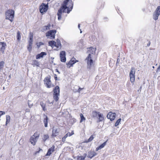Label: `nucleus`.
<instances>
[{"label": "nucleus", "instance_id": "f257e3e1", "mask_svg": "<svg viewBox=\"0 0 160 160\" xmlns=\"http://www.w3.org/2000/svg\"><path fill=\"white\" fill-rule=\"evenodd\" d=\"M73 6V3L72 0H64L58 11L57 15L58 19H61L62 12L69 13L72 11Z\"/></svg>", "mask_w": 160, "mask_h": 160}, {"label": "nucleus", "instance_id": "f03ea898", "mask_svg": "<svg viewBox=\"0 0 160 160\" xmlns=\"http://www.w3.org/2000/svg\"><path fill=\"white\" fill-rule=\"evenodd\" d=\"M88 52L91 53L88 55L85 60L87 61V68L90 69L92 67L94 66V62L96 60V58L95 59L93 60V55H95L96 48L90 47L88 48Z\"/></svg>", "mask_w": 160, "mask_h": 160}, {"label": "nucleus", "instance_id": "7ed1b4c3", "mask_svg": "<svg viewBox=\"0 0 160 160\" xmlns=\"http://www.w3.org/2000/svg\"><path fill=\"white\" fill-rule=\"evenodd\" d=\"M92 117L94 118H97L99 122L103 121L104 119L103 114L95 110L92 112Z\"/></svg>", "mask_w": 160, "mask_h": 160}, {"label": "nucleus", "instance_id": "20e7f679", "mask_svg": "<svg viewBox=\"0 0 160 160\" xmlns=\"http://www.w3.org/2000/svg\"><path fill=\"white\" fill-rule=\"evenodd\" d=\"M5 18L9 20L11 22L13 20L14 16V11L12 9H8L5 12Z\"/></svg>", "mask_w": 160, "mask_h": 160}, {"label": "nucleus", "instance_id": "39448f33", "mask_svg": "<svg viewBox=\"0 0 160 160\" xmlns=\"http://www.w3.org/2000/svg\"><path fill=\"white\" fill-rule=\"evenodd\" d=\"M39 136L40 133L38 132H36L32 136L30 137L29 141L32 145L34 146L35 145Z\"/></svg>", "mask_w": 160, "mask_h": 160}, {"label": "nucleus", "instance_id": "423d86ee", "mask_svg": "<svg viewBox=\"0 0 160 160\" xmlns=\"http://www.w3.org/2000/svg\"><path fill=\"white\" fill-rule=\"evenodd\" d=\"M44 84L48 88H50L54 86L53 84H52L51 80V76L48 75L43 80Z\"/></svg>", "mask_w": 160, "mask_h": 160}, {"label": "nucleus", "instance_id": "0eeeda50", "mask_svg": "<svg viewBox=\"0 0 160 160\" xmlns=\"http://www.w3.org/2000/svg\"><path fill=\"white\" fill-rule=\"evenodd\" d=\"M53 98L56 102L58 101L59 96L60 89L58 86H56L53 89Z\"/></svg>", "mask_w": 160, "mask_h": 160}, {"label": "nucleus", "instance_id": "6e6552de", "mask_svg": "<svg viewBox=\"0 0 160 160\" xmlns=\"http://www.w3.org/2000/svg\"><path fill=\"white\" fill-rule=\"evenodd\" d=\"M135 70L134 68L132 67L129 73V77L130 81L132 83H133L135 81Z\"/></svg>", "mask_w": 160, "mask_h": 160}, {"label": "nucleus", "instance_id": "1a4fd4ad", "mask_svg": "<svg viewBox=\"0 0 160 160\" xmlns=\"http://www.w3.org/2000/svg\"><path fill=\"white\" fill-rule=\"evenodd\" d=\"M60 131V129L58 127L55 128L53 127L52 129L51 136L52 137H56L59 135Z\"/></svg>", "mask_w": 160, "mask_h": 160}, {"label": "nucleus", "instance_id": "9d476101", "mask_svg": "<svg viewBox=\"0 0 160 160\" xmlns=\"http://www.w3.org/2000/svg\"><path fill=\"white\" fill-rule=\"evenodd\" d=\"M48 8V3L47 4H45L44 3H42L39 7L40 12L41 13L43 14L47 11Z\"/></svg>", "mask_w": 160, "mask_h": 160}, {"label": "nucleus", "instance_id": "9b49d317", "mask_svg": "<svg viewBox=\"0 0 160 160\" xmlns=\"http://www.w3.org/2000/svg\"><path fill=\"white\" fill-rule=\"evenodd\" d=\"M160 14V6H158L153 15V18L156 20L158 19V17Z\"/></svg>", "mask_w": 160, "mask_h": 160}, {"label": "nucleus", "instance_id": "f8f14e48", "mask_svg": "<svg viewBox=\"0 0 160 160\" xmlns=\"http://www.w3.org/2000/svg\"><path fill=\"white\" fill-rule=\"evenodd\" d=\"M78 61L74 57H72L69 62L67 63V67L68 68L73 66V65Z\"/></svg>", "mask_w": 160, "mask_h": 160}, {"label": "nucleus", "instance_id": "ddd939ff", "mask_svg": "<svg viewBox=\"0 0 160 160\" xmlns=\"http://www.w3.org/2000/svg\"><path fill=\"white\" fill-rule=\"evenodd\" d=\"M56 32V30L55 29L49 30L46 33V36L47 37L50 36L51 37L54 38Z\"/></svg>", "mask_w": 160, "mask_h": 160}, {"label": "nucleus", "instance_id": "4468645a", "mask_svg": "<svg viewBox=\"0 0 160 160\" xmlns=\"http://www.w3.org/2000/svg\"><path fill=\"white\" fill-rule=\"evenodd\" d=\"M116 116V113H113L111 112H109L107 115L108 118L110 119V121H111L115 119Z\"/></svg>", "mask_w": 160, "mask_h": 160}, {"label": "nucleus", "instance_id": "2eb2a0df", "mask_svg": "<svg viewBox=\"0 0 160 160\" xmlns=\"http://www.w3.org/2000/svg\"><path fill=\"white\" fill-rule=\"evenodd\" d=\"M60 60L62 62L66 61V52L65 51H62L60 54Z\"/></svg>", "mask_w": 160, "mask_h": 160}, {"label": "nucleus", "instance_id": "dca6fc26", "mask_svg": "<svg viewBox=\"0 0 160 160\" xmlns=\"http://www.w3.org/2000/svg\"><path fill=\"white\" fill-rule=\"evenodd\" d=\"M55 146L53 145L51 147L48 149L45 156H50L55 151Z\"/></svg>", "mask_w": 160, "mask_h": 160}, {"label": "nucleus", "instance_id": "f3484780", "mask_svg": "<svg viewBox=\"0 0 160 160\" xmlns=\"http://www.w3.org/2000/svg\"><path fill=\"white\" fill-rule=\"evenodd\" d=\"M0 45L2 46L0 48V51L2 52V53H3L7 46L6 43L4 42H0Z\"/></svg>", "mask_w": 160, "mask_h": 160}, {"label": "nucleus", "instance_id": "a211bd4d", "mask_svg": "<svg viewBox=\"0 0 160 160\" xmlns=\"http://www.w3.org/2000/svg\"><path fill=\"white\" fill-rule=\"evenodd\" d=\"M97 155V153L94 151H90L88 152V157L92 158Z\"/></svg>", "mask_w": 160, "mask_h": 160}, {"label": "nucleus", "instance_id": "6ab92c4d", "mask_svg": "<svg viewBox=\"0 0 160 160\" xmlns=\"http://www.w3.org/2000/svg\"><path fill=\"white\" fill-rule=\"evenodd\" d=\"M47 53L45 52H42L39 54H38L36 55V58L37 59H39L42 58L44 56L46 55Z\"/></svg>", "mask_w": 160, "mask_h": 160}, {"label": "nucleus", "instance_id": "aec40b11", "mask_svg": "<svg viewBox=\"0 0 160 160\" xmlns=\"http://www.w3.org/2000/svg\"><path fill=\"white\" fill-rule=\"evenodd\" d=\"M107 140L106 141L104 142L103 143H102V144H101V145L99 146L98 147H97L96 149V151H98L99 150L101 149L102 148H103L104 147V146L106 145V142Z\"/></svg>", "mask_w": 160, "mask_h": 160}, {"label": "nucleus", "instance_id": "412c9836", "mask_svg": "<svg viewBox=\"0 0 160 160\" xmlns=\"http://www.w3.org/2000/svg\"><path fill=\"white\" fill-rule=\"evenodd\" d=\"M87 156V154L85 153L83 156H78L77 157V160H84Z\"/></svg>", "mask_w": 160, "mask_h": 160}, {"label": "nucleus", "instance_id": "4be33fe9", "mask_svg": "<svg viewBox=\"0 0 160 160\" xmlns=\"http://www.w3.org/2000/svg\"><path fill=\"white\" fill-rule=\"evenodd\" d=\"M28 44L27 46V49L29 52H31L32 48V42H28Z\"/></svg>", "mask_w": 160, "mask_h": 160}, {"label": "nucleus", "instance_id": "5701e85b", "mask_svg": "<svg viewBox=\"0 0 160 160\" xmlns=\"http://www.w3.org/2000/svg\"><path fill=\"white\" fill-rule=\"evenodd\" d=\"M51 27V25L50 24H48L47 26H44L42 27V31L43 32H44L45 31H46L48 30H49L50 29V28Z\"/></svg>", "mask_w": 160, "mask_h": 160}, {"label": "nucleus", "instance_id": "b1692460", "mask_svg": "<svg viewBox=\"0 0 160 160\" xmlns=\"http://www.w3.org/2000/svg\"><path fill=\"white\" fill-rule=\"evenodd\" d=\"M49 138V136L48 134H44L43 135L42 137V141L45 142Z\"/></svg>", "mask_w": 160, "mask_h": 160}, {"label": "nucleus", "instance_id": "393cba45", "mask_svg": "<svg viewBox=\"0 0 160 160\" xmlns=\"http://www.w3.org/2000/svg\"><path fill=\"white\" fill-rule=\"evenodd\" d=\"M45 118H44L43 120V122L44 124V126L45 127H48V118L47 116L46 115H45Z\"/></svg>", "mask_w": 160, "mask_h": 160}, {"label": "nucleus", "instance_id": "a878e982", "mask_svg": "<svg viewBox=\"0 0 160 160\" xmlns=\"http://www.w3.org/2000/svg\"><path fill=\"white\" fill-rule=\"evenodd\" d=\"M29 39L28 40V42H33V34L32 32H30L29 33Z\"/></svg>", "mask_w": 160, "mask_h": 160}, {"label": "nucleus", "instance_id": "bb28decb", "mask_svg": "<svg viewBox=\"0 0 160 160\" xmlns=\"http://www.w3.org/2000/svg\"><path fill=\"white\" fill-rule=\"evenodd\" d=\"M10 117L9 115H7L6 116V125H7V124L9 123L10 121Z\"/></svg>", "mask_w": 160, "mask_h": 160}, {"label": "nucleus", "instance_id": "cd10ccee", "mask_svg": "<svg viewBox=\"0 0 160 160\" xmlns=\"http://www.w3.org/2000/svg\"><path fill=\"white\" fill-rule=\"evenodd\" d=\"M55 47L58 48H60L61 47V44L60 42H55Z\"/></svg>", "mask_w": 160, "mask_h": 160}, {"label": "nucleus", "instance_id": "c85d7f7f", "mask_svg": "<svg viewBox=\"0 0 160 160\" xmlns=\"http://www.w3.org/2000/svg\"><path fill=\"white\" fill-rule=\"evenodd\" d=\"M74 134V133L73 131H72L71 133L68 132L64 136V138H67L68 136H70Z\"/></svg>", "mask_w": 160, "mask_h": 160}, {"label": "nucleus", "instance_id": "c756f323", "mask_svg": "<svg viewBox=\"0 0 160 160\" xmlns=\"http://www.w3.org/2000/svg\"><path fill=\"white\" fill-rule=\"evenodd\" d=\"M80 116L81 118V119L80 120V122H81L85 120V118L83 116V114L82 113H80Z\"/></svg>", "mask_w": 160, "mask_h": 160}, {"label": "nucleus", "instance_id": "7c9ffc66", "mask_svg": "<svg viewBox=\"0 0 160 160\" xmlns=\"http://www.w3.org/2000/svg\"><path fill=\"white\" fill-rule=\"evenodd\" d=\"M40 105L41 106V107L43 109V110L44 111H46L47 110V109L45 108V104H44L42 102H41Z\"/></svg>", "mask_w": 160, "mask_h": 160}, {"label": "nucleus", "instance_id": "2f4dec72", "mask_svg": "<svg viewBox=\"0 0 160 160\" xmlns=\"http://www.w3.org/2000/svg\"><path fill=\"white\" fill-rule=\"evenodd\" d=\"M48 44L51 47H54L55 46V42L54 41H50L49 42Z\"/></svg>", "mask_w": 160, "mask_h": 160}, {"label": "nucleus", "instance_id": "473e14b6", "mask_svg": "<svg viewBox=\"0 0 160 160\" xmlns=\"http://www.w3.org/2000/svg\"><path fill=\"white\" fill-rule=\"evenodd\" d=\"M94 138V135H92L86 141V142H88L92 141L93 138Z\"/></svg>", "mask_w": 160, "mask_h": 160}, {"label": "nucleus", "instance_id": "72a5a7b5", "mask_svg": "<svg viewBox=\"0 0 160 160\" xmlns=\"http://www.w3.org/2000/svg\"><path fill=\"white\" fill-rule=\"evenodd\" d=\"M17 40L19 41L21 38V36L20 35V32L19 31H18L17 33Z\"/></svg>", "mask_w": 160, "mask_h": 160}, {"label": "nucleus", "instance_id": "f704fd0d", "mask_svg": "<svg viewBox=\"0 0 160 160\" xmlns=\"http://www.w3.org/2000/svg\"><path fill=\"white\" fill-rule=\"evenodd\" d=\"M4 62L3 61L0 62V70L2 69L4 67Z\"/></svg>", "mask_w": 160, "mask_h": 160}, {"label": "nucleus", "instance_id": "c9c22d12", "mask_svg": "<svg viewBox=\"0 0 160 160\" xmlns=\"http://www.w3.org/2000/svg\"><path fill=\"white\" fill-rule=\"evenodd\" d=\"M121 121V118H119V119H118L117 121L116 122H115V126H118L119 124V123Z\"/></svg>", "mask_w": 160, "mask_h": 160}, {"label": "nucleus", "instance_id": "e433bc0d", "mask_svg": "<svg viewBox=\"0 0 160 160\" xmlns=\"http://www.w3.org/2000/svg\"><path fill=\"white\" fill-rule=\"evenodd\" d=\"M32 64L33 65H36V66H38V62L36 60H34L32 61Z\"/></svg>", "mask_w": 160, "mask_h": 160}, {"label": "nucleus", "instance_id": "4c0bfd02", "mask_svg": "<svg viewBox=\"0 0 160 160\" xmlns=\"http://www.w3.org/2000/svg\"><path fill=\"white\" fill-rule=\"evenodd\" d=\"M36 44L37 45V47L38 48H39L41 46L43 45L44 44V43L42 42H40L38 43H37Z\"/></svg>", "mask_w": 160, "mask_h": 160}, {"label": "nucleus", "instance_id": "58836bf2", "mask_svg": "<svg viewBox=\"0 0 160 160\" xmlns=\"http://www.w3.org/2000/svg\"><path fill=\"white\" fill-rule=\"evenodd\" d=\"M4 112L0 111V117L2 115L5 114Z\"/></svg>", "mask_w": 160, "mask_h": 160}, {"label": "nucleus", "instance_id": "ea45409f", "mask_svg": "<svg viewBox=\"0 0 160 160\" xmlns=\"http://www.w3.org/2000/svg\"><path fill=\"white\" fill-rule=\"evenodd\" d=\"M42 150L40 148H39V150L38 151L36 152L35 153V154H36L37 153H39L40 152V151L41 150Z\"/></svg>", "mask_w": 160, "mask_h": 160}, {"label": "nucleus", "instance_id": "a19ab883", "mask_svg": "<svg viewBox=\"0 0 160 160\" xmlns=\"http://www.w3.org/2000/svg\"><path fill=\"white\" fill-rule=\"evenodd\" d=\"M54 78L56 81H57L58 80L56 74H54Z\"/></svg>", "mask_w": 160, "mask_h": 160}, {"label": "nucleus", "instance_id": "79ce46f5", "mask_svg": "<svg viewBox=\"0 0 160 160\" xmlns=\"http://www.w3.org/2000/svg\"><path fill=\"white\" fill-rule=\"evenodd\" d=\"M83 89V88H78V92L79 93H80V91H81Z\"/></svg>", "mask_w": 160, "mask_h": 160}, {"label": "nucleus", "instance_id": "37998d69", "mask_svg": "<svg viewBox=\"0 0 160 160\" xmlns=\"http://www.w3.org/2000/svg\"><path fill=\"white\" fill-rule=\"evenodd\" d=\"M64 138V136L62 138V141L63 142H64L65 141L66 138Z\"/></svg>", "mask_w": 160, "mask_h": 160}, {"label": "nucleus", "instance_id": "c03bdc74", "mask_svg": "<svg viewBox=\"0 0 160 160\" xmlns=\"http://www.w3.org/2000/svg\"><path fill=\"white\" fill-rule=\"evenodd\" d=\"M150 44H151L150 42V41H149L148 43V44L147 45V46L149 47V46H150Z\"/></svg>", "mask_w": 160, "mask_h": 160}, {"label": "nucleus", "instance_id": "a18cd8bd", "mask_svg": "<svg viewBox=\"0 0 160 160\" xmlns=\"http://www.w3.org/2000/svg\"><path fill=\"white\" fill-rule=\"evenodd\" d=\"M158 70L160 69V65L158 67Z\"/></svg>", "mask_w": 160, "mask_h": 160}, {"label": "nucleus", "instance_id": "49530a36", "mask_svg": "<svg viewBox=\"0 0 160 160\" xmlns=\"http://www.w3.org/2000/svg\"><path fill=\"white\" fill-rule=\"evenodd\" d=\"M78 27L79 28H80V24H79L78 25Z\"/></svg>", "mask_w": 160, "mask_h": 160}, {"label": "nucleus", "instance_id": "de8ad7c7", "mask_svg": "<svg viewBox=\"0 0 160 160\" xmlns=\"http://www.w3.org/2000/svg\"><path fill=\"white\" fill-rule=\"evenodd\" d=\"M50 0H47V1L48 2H49L50 1Z\"/></svg>", "mask_w": 160, "mask_h": 160}, {"label": "nucleus", "instance_id": "09e8293b", "mask_svg": "<svg viewBox=\"0 0 160 160\" xmlns=\"http://www.w3.org/2000/svg\"><path fill=\"white\" fill-rule=\"evenodd\" d=\"M69 160H73V159H70Z\"/></svg>", "mask_w": 160, "mask_h": 160}, {"label": "nucleus", "instance_id": "8fccbe9b", "mask_svg": "<svg viewBox=\"0 0 160 160\" xmlns=\"http://www.w3.org/2000/svg\"><path fill=\"white\" fill-rule=\"evenodd\" d=\"M153 68H154V66H153Z\"/></svg>", "mask_w": 160, "mask_h": 160}]
</instances>
